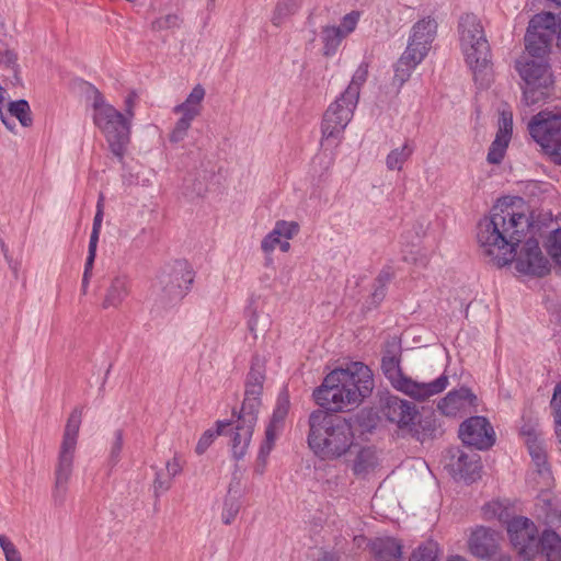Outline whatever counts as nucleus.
I'll return each instance as SVG.
<instances>
[{
  "label": "nucleus",
  "mask_w": 561,
  "mask_h": 561,
  "mask_svg": "<svg viewBox=\"0 0 561 561\" xmlns=\"http://www.w3.org/2000/svg\"><path fill=\"white\" fill-rule=\"evenodd\" d=\"M468 547L472 556L480 559L490 558L497 548L495 531L485 527H478L471 533Z\"/></svg>",
  "instance_id": "nucleus-21"
},
{
  "label": "nucleus",
  "mask_w": 561,
  "mask_h": 561,
  "mask_svg": "<svg viewBox=\"0 0 561 561\" xmlns=\"http://www.w3.org/2000/svg\"><path fill=\"white\" fill-rule=\"evenodd\" d=\"M381 414L387 421L396 424L400 431L412 435L420 442H424L434 431L432 422L428 420L420 423L423 427V431H420L415 424V420L419 416L416 407L398 397H389L385 400L381 407Z\"/></svg>",
  "instance_id": "nucleus-11"
},
{
  "label": "nucleus",
  "mask_w": 561,
  "mask_h": 561,
  "mask_svg": "<svg viewBox=\"0 0 561 561\" xmlns=\"http://www.w3.org/2000/svg\"><path fill=\"white\" fill-rule=\"evenodd\" d=\"M448 561H468V560L460 556H454Z\"/></svg>",
  "instance_id": "nucleus-62"
},
{
  "label": "nucleus",
  "mask_w": 561,
  "mask_h": 561,
  "mask_svg": "<svg viewBox=\"0 0 561 561\" xmlns=\"http://www.w3.org/2000/svg\"><path fill=\"white\" fill-rule=\"evenodd\" d=\"M520 434L525 437V443L538 472L540 474H548L546 453L537 430L533 426L524 425Z\"/></svg>",
  "instance_id": "nucleus-24"
},
{
  "label": "nucleus",
  "mask_w": 561,
  "mask_h": 561,
  "mask_svg": "<svg viewBox=\"0 0 561 561\" xmlns=\"http://www.w3.org/2000/svg\"><path fill=\"white\" fill-rule=\"evenodd\" d=\"M260 407L261 399H256L255 397L244 398L238 415V420L252 425H256Z\"/></svg>",
  "instance_id": "nucleus-36"
},
{
  "label": "nucleus",
  "mask_w": 561,
  "mask_h": 561,
  "mask_svg": "<svg viewBox=\"0 0 561 561\" xmlns=\"http://www.w3.org/2000/svg\"><path fill=\"white\" fill-rule=\"evenodd\" d=\"M354 444L352 426L345 420L334 417L322 410L309 416L308 445L322 460H335L344 456Z\"/></svg>",
  "instance_id": "nucleus-4"
},
{
  "label": "nucleus",
  "mask_w": 561,
  "mask_h": 561,
  "mask_svg": "<svg viewBox=\"0 0 561 561\" xmlns=\"http://www.w3.org/2000/svg\"><path fill=\"white\" fill-rule=\"evenodd\" d=\"M267 458H268V456H265L262 459L261 458V450H259L256 466L254 468V472L255 473L262 476L265 472V468H266V465H267Z\"/></svg>",
  "instance_id": "nucleus-57"
},
{
  "label": "nucleus",
  "mask_w": 561,
  "mask_h": 561,
  "mask_svg": "<svg viewBox=\"0 0 561 561\" xmlns=\"http://www.w3.org/2000/svg\"><path fill=\"white\" fill-rule=\"evenodd\" d=\"M83 408L76 407L66 423L58 448L54 469L53 502L56 506L64 505L73 472L79 431L82 422Z\"/></svg>",
  "instance_id": "nucleus-8"
},
{
  "label": "nucleus",
  "mask_w": 561,
  "mask_h": 561,
  "mask_svg": "<svg viewBox=\"0 0 561 561\" xmlns=\"http://www.w3.org/2000/svg\"><path fill=\"white\" fill-rule=\"evenodd\" d=\"M0 547L4 553L5 561H22L19 550L5 535H0Z\"/></svg>",
  "instance_id": "nucleus-46"
},
{
  "label": "nucleus",
  "mask_w": 561,
  "mask_h": 561,
  "mask_svg": "<svg viewBox=\"0 0 561 561\" xmlns=\"http://www.w3.org/2000/svg\"><path fill=\"white\" fill-rule=\"evenodd\" d=\"M477 405V396L467 387L449 391L437 404L446 416H457L469 412Z\"/></svg>",
  "instance_id": "nucleus-19"
},
{
  "label": "nucleus",
  "mask_w": 561,
  "mask_h": 561,
  "mask_svg": "<svg viewBox=\"0 0 561 561\" xmlns=\"http://www.w3.org/2000/svg\"><path fill=\"white\" fill-rule=\"evenodd\" d=\"M172 485V479L164 474L162 471L156 473V479L153 482V491L156 496H160L162 493L167 492Z\"/></svg>",
  "instance_id": "nucleus-47"
},
{
  "label": "nucleus",
  "mask_w": 561,
  "mask_h": 561,
  "mask_svg": "<svg viewBox=\"0 0 561 561\" xmlns=\"http://www.w3.org/2000/svg\"><path fill=\"white\" fill-rule=\"evenodd\" d=\"M528 216L510 198L499 199L477 226L481 254L490 263L503 267L514 261L516 248L529 228Z\"/></svg>",
  "instance_id": "nucleus-1"
},
{
  "label": "nucleus",
  "mask_w": 561,
  "mask_h": 561,
  "mask_svg": "<svg viewBox=\"0 0 561 561\" xmlns=\"http://www.w3.org/2000/svg\"><path fill=\"white\" fill-rule=\"evenodd\" d=\"M557 20L554 14L550 12H543L536 14L529 22L527 31L541 33L549 37L556 33L557 30Z\"/></svg>",
  "instance_id": "nucleus-31"
},
{
  "label": "nucleus",
  "mask_w": 561,
  "mask_h": 561,
  "mask_svg": "<svg viewBox=\"0 0 561 561\" xmlns=\"http://www.w3.org/2000/svg\"><path fill=\"white\" fill-rule=\"evenodd\" d=\"M534 140L558 164H561V114L542 111L528 125Z\"/></svg>",
  "instance_id": "nucleus-12"
},
{
  "label": "nucleus",
  "mask_w": 561,
  "mask_h": 561,
  "mask_svg": "<svg viewBox=\"0 0 561 561\" xmlns=\"http://www.w3.org/2000/svg\"><path fill=\"white\" fill-rule=\"evenodd\" d=\"M289 407L290 401L288 392L287 390H283L277 397L276 405L268 422L284 427Z\"/></svg>",
  "instance_id": "nucleus-37"
},
{
  "label": "nucleus",
  "mask_w": 561,
  "mask_h": 561,
  "mask_svg": "<svg viewBox=\"0 0 561 561\" xmlns=\"http://www.w3.org/2000/svg\"><path fill=\"white\" fill-rule=\"evenodd\" d=\"M371 551L378 561H402V546L394 538H377L371 542Z\"/></svg>",
  "instance_id": "nucleus-25"
},
{
  "label": "nucleus",
  "mask_w": 561,
  "mask_h": 561,
  "mask_svg": "<svg viewBox=\"0 0 561 561\" xmlns=\"http://www.w3.org/2000/svg\"><path fill=\"white\" fill-rule=\"evenodd\" d=\"M241 502L238 497L231 496L230 493L224 501L221 520L225 525H230L239 514Z\"/></svg>",
  "instance_id": "nucleus-39"
},
{
  "label": "nucleus",
  "mask_w": 561,
  "mask_h": 561,
  "mask_svg": "<svg viewBox=\"0 0 561 561\" xmlns=\"http://www.w3.org/2000/svg\"><path fill=\"white\" fill-rule=\"evenodd\" d=\"M413 151L414 148L409 141H405L399 148L392 149L386 158V165L388 170L400 171L403 168L404 163L410 159Z\"/></svg>",
  "instance_id": "nucleus-33"
},
{
  "label": "nucleus",
  "mask_w": 561,
  "mask_h": 561,
  "mask_svg": "<svg viewBox=\"0 0 561 561\" xmlns=\"http://www.w3.org/2000/svg\"><path fill=\"white\" fill-rule=\"evenodd\" d=\"M262 389H263V376H259L257 382H252V381L247 382L244 398L255 397L256 399H261Z\"/></svg>",
  "instance_id": "nucleus-52"
},
{
  "label": "nucleus",
  "mask_w": 561,
  "mask_h": 561,
  "mask_svg": "<svg viewBox=\"0 0 561 561\" xmlns=\"http://www.w3.org/2000/svg\"><path fill=\"white\" fill-rule=\"evenodd\" d=\"M376 280L379 284V286L376 288L375 293L373 294V298L375 301L379 302L385 297V286H386L387 282L389 280V274L382 272L379 274V276L377 277Z\"/></svg>",
  "instance_id": "nucleus-53"
},
{
  "label": "nucleus",
  "mask_w": 561,
  "mask_h": 561,
  "mask_svg": "<svg viewBox=\"0 0 561 561\" xmlns=\"http://www.w3.org/2000/svg\"><path fill=\"white\" fill-rule=\"evenodd\" d=\"M96 248H98V243L89 242L88 256L85 260L84 272H83V273H87V275L92 274L94 260L96 256Z\"/></svg>",
  "instance_id": "nucleus-54"
},
{
  "label": "nucleus",
  "mask_w": 561,
  "mask_h": 561,
  "mask_svg": "<svg viewBox=\"0 0 561 561\" xmlns=\"http://www.w3.org/2000/svg\"><path fill=\"white\" fill-rule=\"evenodd\" d=\"M344 34L337 26H324L321 31V41L323 43V54L325 56H333L339 46L341 45Z\"/></svg>",
  "instance_id": "nucleus-32"
},
{
  "label": "nucleus",
  "mask_w": 561,
  "mask_h": 561,
  "mask_svg": "<svg viewBox=\"0 0 561 561\" xmlns=\"http://www.w3.org/2000/svg\"><path fill=\"white\" fill-rule=\"evenodd\" d=\"M368 77V66L362 62L355 70L348 85L328 106L321 123V145L339 146L344 130L353 118L359 101L360 89Z\"/></svg>",
  "instance_id": "nucleus-5"
},
{
  "label": "nucleus",
  "mask_w": 561,
  "mask_h": 561,
  "mask_svg": "<svg viewBox=\"0 0 561 561\" xmlns=\"http://www.w3.org/2000/svg\"><path fill=\"white\" fill-rule=\"evenodd\" d=\"M254 427L255 425L237 420L234 426L227 432L226 435L229 434L231 437L230 446L232 457L234 459L240 460L245 456L252 439Z\"/></svg>",
  "instance_id": "nucleus-22"
},
{
  "label": "nucleus",
  "mask_w": 561,
  "mask_h": 561,
  "mask_svg": "<svg viewBox=\"0 0 561 561\" xmlns=\"http://www.w3.org/2000/svg\"><path fill=\"white\" fill-rule=\"evenodd\" d=\"M16 60L15 55L12 51H7V62L14 64Z\"/></svg>",
  "instance_id": "nucleus-60"
},
{
  "label": "nucleus",
  "mask_w": 561,
  "mask_h": 561,
  "mask_svg": "<svg viewBox=\"0 0 561 561\" xmlns=\"http://www.w3.org/2000/svg\"><path fill=\"white\" fill-rule=\"evenodd\" d=\"M514 260L515 268L520 274L543 276L549 272V262L535 239H528L519 252L516 251Z\"/></svg>",
  "instance_id": "nucleus-16"
},
{
  "label": "nucleus",
  "mask_w": 561,
  "mask_h": 561,
  "mask_svg": "<svg viewBox=\"0 0 561 561\" xmlns=\"http://www.w3.org/2000/svg\"><path fill=\"white\" fill-rule=\"evenodd\" d=\"M103 216H104V195L100 194L98 203H96V211H95V216L93 219V226H92V231L90 234L89 242H93V243L99 242Z\"/></svg>",
  "instance_id": "nucleus-44"
},
{
  "label": "nucleus",
  "mask_w": 561,
  "mask_h": 561,
  "mask_svg": "<svg viewBox=\"0 0 561 561\" xmlns=\"http://www.w3.org/2000/svg\"><path fill=\"white\" fill-rule=\"evenodd\" d=\"M180 19L175 14H168L165 16L159 18L152 23V27L154 30H167L172 28L179 25Z\"/></svg>",
  "instance_id": "nucleus-49"
},
{
  "label": "nucleus",
  "mask_w": 561,
  "mask_h": 561,
  "mask_svg": "<svg viewBox=\"0 0 561 561\" xmlns=\"http://www.w3.org/2000/svg\"><path fill=\"white\" fill-rule=\"evenodd\" d=\"M458 34L460 49L476 82L488 84L492 72L491 48L480 19L472 13L461 15Z\"/></svg>",
  "instance_id": "nucleus-7"
},
{
  "label": "nucleus",
  "mask_w": 561,
  "mask_h": 561,
  "mask_svg": "<svg viewBox=\"0 0 561 561\" xmlns=\"http://www.w3.org/2000/svg\"><path fill=\"white\" fill-rule=\"evenodd\" d=\"M437 27L436 19L431 15L416 21L410 31L408 46L405 48L407 56L412 54L415 55L417 59L423 60L436 37Z\"/></svg>",
  "instance_id": "nucleus-14"
},
{
  "label": "nucleus",
  "mask_w": 561,
  "mask_h": 561,
  "mask_svg": "<svg viewBox=\"0 0 561 561\" xmlns=\"http://www.w3.org/2000/svg\"><path fill=\"white\" fill-rule=\"evenodd\" d=\"M539 518L549 526H561V510L550 493H541L536 503Z\"/></svg>",
  "instance_id": "nucleus-26"
},
{
  "label": "nucleus",
  "mask_w": 561,
  "mask_h": 561,
  "mask_svg": "<svg viewBox=\"0 0 561 561\" xmlns=\"http://www.w3.org/2000/svg\"><path fill=\"white\" fill-rule=\"evenodd\" d=\"M381 368L393 388L416 401H425L442 393L449 385V378L443 374L430 382H419L402 374L399 363L393 357L382 359Z\"/></svg>",
  "instance_id": "nucleus-10"
},
{
  "label": "nucleus",
  "mask_w": 561,
  "mask_h": 561,
  "mask_svg": "<svg viewBox=\"0 0 561 561\" xmlns=\"http://www.w3.org/2000/svg\"><path fill=\"white\" fill-rule=\"evenodd\" d=\"M423 60L417 59L415 55L409 54V56H407V51L404 50L396 64L393 83L402 87L411 77L412 71Z\"/></svg>",
  "instance_id": "nucleus-30"
},
{
  "label": "nucleus",
  "mask_w": 561,
  "mask_h": 561,
  "mask_svg": "<svg viewBox=\"0 0 561 561\" xmlns=\"http://www.w3.org/2000/svg\"><path fill=\"white\" fill-rule=\"evenodd\" d=\"M158 282L169 297L182 298L194 282V272L187 261L178 260L161 271Z\"/></svg>",
  "instance_id": "nucleus-13"
},
{
  "label": "nucleus",
  "mask_w": 561,
  "mask_h": 561,
  "mask_svg": "<svg viewBox=\"0 0 561 561\" xmlns=\"http://www.w3.org/2000/svg\"><path fill=\"white\" fill-rule=\"evenodd\" d=\"M437 551L436 543H423L412 552L410 561H438Z\"/></svg>",
  "instance_id": "nucleus-41"
},
{
  "label": "nucleus",
  "mask_w": 561,
  "mask_h": 561,
  "mask_svg": "<svg viewBox=\"0 0 561 561\" xmlns=\"http://www.w3.org/2000/svg\"><path fill=\"white\" fill-rule=\"evenodd\" d=\"M516 70L523 79V100L526 105H533L546 100L553 91V75L543 59L522 57L516 62Z\"/></svg>",
  "instance_id": "nucleus-9"
},
{
  "label": "nucleus",
  "mask_w": 561,
  "mask_h": 561,
  "mask_svg": "<svg viewBox=\"0 0 561 561\" xmlns=\"http://www.w3.org/2000/svg\"><path fill=\"white\" fill-rule=\"evenodd\" d=\"M284 427L276 425L274 423L268 422L265 427L264 439L260 446L261 458L263 459L265 456H270L276 439L283 433Z\"/></svg>",
  "instance_id": "nucleus-38"
},
{
  "label": "nucleus",
  "mask_w": 561,
  "mask_h": 561,
  "mask_svg": "<svg viewBox=\"0 0 561 561\" xmlns=\"http://www.w3.org/2000/svg\"><path fill=\"white\" fill-rule=\"evenodd\" d=\"M547 251L558 264H561V229H556L550 233Z\"/></svg>",
  "instance_id": "nucleus-45"
},
{
  "label": "nucleus",
  "mask_w": 561,
  "mask_h": 561,
  "mask_svg": "<svg viewBox=\"0 0 561 561\" xmlns=\"http://www.w3.org/2000/svg\"><path fill=\"white\" fill-rule=\"evenodd\" d=\"M195 119V117L188 116L186 114H181V117L176 122L173 130L170 134V141L172 142H180L182 141L186 135L187 131L192 125V122Z\"/></svg>",
  "instance_id": "nucleus-42"
},
{
  "label": "nucleus",
  "mask_w": 561,
  "mask_h": 561,
  "mask_svg": "<svg viewBox=\"0 0 561 561\" xmlns=\"http://www.w3.org/2000/svg\"><path fill=\"white\" fill-rule=\"evenodd\" d=\"M556 32H557L558 45L561 46V20L558 23Z\"/></svg>",
  "instance_id": "nucleus-61"
},
{
  "label": "nucleus",
  "mask_w": 561,
  "mask_h": 561,
  "mask_svg": "<svg viewBox=\"0 0 561 561\" xmlns=\"http://www.w3.org/2000/svg\"><path fill=\"white\" fill-rule=\"evenodd\" d=\"M91 275H87V273H83V277H82V290L85 293L87 288H88V285H89V279H90Z\"/></svg>",
  "instance_id": "nucleus-58"
},
{
  "label": "nucleus",
  "mask_w": 561,
  "mask_h": 561,
  "mask_svg": "<svg viewBox=\"0 0 561 561\" xmlns=\"http://www.w3.org/2000/svg\"><path fill=\"white\" fill-rule=\"evenodd\" d=\"M507 533L512 545L525 560L561 561V537L556 531L547 529L539 537L535 523L518 516L510 520Z\"/></svg>",
  "instance_id": "nucleus-6"
},
{
  "label": "nucleus",
  "mask_w": 561,
  "mask_h": 561,
  "mask_svg": "<svg viewBox=\"0 0 561 561\" xmlns=\"http://www.w3.org/2000/svg\"><path fill=\"white\" fill-rule=\"evenodd\" d=\"M13 116L10 115V113H5L4 112V108L1 110L0 112V121L2 122V124L10 130V131H14L15 129V123L12 118Z\"/></svg>",
  "instance_id": "nucleus-56"
},
{
  "label": "nucleus",
  "mask_w": 561,
  "mask_h": 561,
  "mask_svg": "<svg viewBox=\"0 0 561 561\" xmlns=\"http://www.w3.org/2000/svg\"><path fill=\"white\" fill-rule=\"evenodd\" d=\"M459 437L463 444L480 450L488 449L495 443V432L484 416H471L462 422Z\"/></svg>",
  "instance_id": "nucleus-15"
},
{
  "label": "nucleus",
  "mask_w": 561,
  "mask_h": 561,
  "mask_svg": "<svg viewBox=\"0 0 561 561\" xmlns=\"http://www.w3.org/2000/svg\"><path fill=\"white\" fill-rule=\"evenodd\" d=\"M299 225L296 221L277 220L273 229L261 241V249L264 253H272L276 248L282 252L290 250L289 240L299 232Z\"/></svg>",
  "instance_id": "nucleus-17"
},
{
  "label": "nucleus",
  "mask_w": 561,
  "mask_h": 561,
  "mask_svg": "<svg viewBox=\"0 0 561 561\" xmlns=\"http://www.w3.org/2000/svg\"><path fill=\"white\" fill-rule=\"evenodd\" d=\"M205 89L201 84H196L184 102L174 106L175 114H186L192 117H197L202 111V102L205 98Z\"/></svg>",
  "instance_id": "nucleus-27"
},
{
  "label": "nucleus",
  "mask_w": 561,
  "mask_h": 561,
  "mask_svg": "<svg viewBox=\"0 0 561 561\" xmlns=\"http://www.w3.org/2000/svg\"><path fill=\"white\" fill-rule=\"evenodd\" d=\"M216 424L217 430H206L199 437L197 445L195 447V451L197 455H203L208 449V447L214 443L215 438L219 435H226V427L231 426V424L226 421H218Z\"/></svg>",
  "instance_id": "nucleus-34"
},
{
  "label": "nucleus",
  "mask_w": 561,
  "mask_h": 561,
  "mask_svg": "<svg viewBox=\"0 0 561 561\" xmlns=\"http://www.w3.org/2000/svg\"><path fill=\"white\" fill-rule=\"evenodd\" d=\"M8 112L15 117L24 127H30L33 123L31 107L26 100L11 101L8 104Z\"/></svg>",
  "instance_id": "nucleus-35"
},
{
  "label": "nucleus",
  "mask_w": 561,
  "mask_h": 561,
  "mask_svg": "<svg viewBox=\"0 0 561 561\" xmlns=\"http://www.w3.org/2000/svg\"><path fill=\"white\" fill-rule=\"evenodd\" d=\"M262 376L260 373L251 371L248 377V381L257 382V377Z\"/></svg>",
  "instance_id": "nucleus-59"
},
{
  "label": "nucleus",
  "mask_w": 561,
  "mask_h": 561,
  "mask_svg": "<svg viewBox=\"0 0 561 561\" xmlns=\"http://www.w3.org/2000/svg\"><path fill=\"white\" fill-rule=\"evenodd\" d=\"M550 405L554 413L556 423L561 425V381L554 387Z\"/></svg>",
  "instance_id": "nucleus-50"
},
{
  "label": "nucleus",
  "mask_w": 561,
  "mask_h": 561,
  "mask_svg": "<svg viewBox=\"0 0 561 561\" xmlns=\"http://www.w3.org/2000/svg\"><path fill=\"white\" fill-rule=\"evenodd\" d=\"M297 9L298 5L294 0H278L272 16L273 24L279 26L284 19L290 14H294Z\"/></svg>",
  "instance_id": "nucleus-40"
},
{
  "label": "nucleus",
  "mask_w": 561,
  "mask_h": 561,
  "mask_svg": "<svg viewBox=\"0 0 561 561\" xmlns=\"http://www.w3.org/2000/svg\"><path fill=\"white\" fill-rule=\"evenodd\" d=\"M374 389L371 369L362 362H352L345 368L328 374L322 385L313 391L316 402L332 412L358 405Z\"/></svg>",
  "instance_id": "nucleus-2"
},
{
  "label": "nucleus",
  "mask_w": 561,
  "mask_h": 561,
  "mask_svg": "<svg viewBox=\"0 0 561 561\" xmlns=\"http://www.w3.org/2000/svg\"><path fill=\"white\" fill-rule=\"evenodd\" d=\"M250 330H254V323L250 322Z\"/></svg>",
  "instance_id": "nucleus-64"
},
{
  "label": "nucleus",
  "mask_w": 561,
  "mask_h": 561,
  "mask_svg": "<svg viewBox=\"0 0 561 561\" xmlns=\"http://www.w3.org/2000/svg\"><path fill=\"white\" fill-rule=\"evenodd\" d=\"M167 474L173 479L174 477L179 476L182 471V465L180 459L174 456L171 460L167 462L165 466Z\"/></svg>",
  "instance_id": "nucleus-55"
},
{
  "label": "nucleus",
  "mask_w": 561,
  "mask_h": 561,
  "mask_svg": "<svg viewBox=\"0 0 561 561\" xmlns=\"http://www.w3.org/2000/svg\"><path fill=\"white\" fill-rule=\"evenodd\" d=\"M124 445V431L117 428L113 434V442L108 453V462L111 466H116L121 460V454Z\"/></svg>",
  "instance_id": "nucleus-43"
},
{
  "label": "nucleus",
  "mask_w": 561,
  "mask_h": 561,
  "mask_svg": "<svg viewBox=\"0 0 561 561\" xmlns=\"http://www.w3.org/2000/svg\"><path fill=\"white\" fill-rule=\"evenodd\" d=\"M84 94L94 126L104 136L113 156L123 161L130 142L131 123L94 85L87 83Z\"/></svg>",
  "instance_id": "nucleus-3"
},
{
  "label": "nucleus",
  "mask_w": 561,
  "mask_h": 561,
  "mask_svg": "<svg viewBox=\"0 0 561 561\" xmlns=\"http://www.w3.org/2000/svg\"><path fill=\"white\" fill-rule=\"evenodd\" d=\"M138 99V95L135 91H130L126 96H125V100H124V112H122L124 115H126V117L128 118V121L131 123L134 116H135V112H134V108H135V105H136V101Z\"/></svg>",
  "instance_id": "nucleus-51"
},
{
  "label": "nucleus",
  "mask_w": 561,
  "mask_h": 561,
  "mask_svg": "<svg viewBox=\"0 0 561 561\" xmlns=\"http://www.w3.org/2000/svg\"><path fill=\"white\" fill-rule=\"evenodd\" d=\"M129 279L126 276L117 275L112 277L103 295L102 308L117 309L129 295Z\"/></svg>",
  "instance_id": "nucleus-23"
},
{
  "label": "nucleus",
  "mask_w": 561,
  "mask_h": 561,
  "mask_svg": "<svg viewBox=\"0 0 561 561\" xmlns=\"http://www.w3.org/2000/svg\"><path fill=\"white\" fill-rule=\"evenodd\" d=\"M358 20L359 13L357 11H352L342 19L341 26L339 27L345 37L356 28Z\"/></svg>",
  "instance_id": "nucleus-48"
},
{
  "label": "nucleus",
  "mask_w": 561,
  "mask_h": 561,
  "mask_svg": "<svg viewBox=\"0 0 561 561\" xmlns=\"http://www.w3.org/2000/svg\"><path fill=\"white\" fill-rule=\"evenodd\" d=\"M448 467L455 478L466 482H473L480 477L481 463L477 454L467 455L457 449L451 455Z\"/></svg>",
  "instance_id": "nucleus-20"
},
{
  "label": "nucleus",
  "mask_w": 561,
  "mask_h": 561,
  "mask_svg": "<svg viewBox=\"0 0 561 561\" xmlns=\"http://www.w3.org/2000/svg\"><path fill=\"white\" fill-rule=\"evenodd\" d=\"M379 465L377 450L373 447L362 448L353 462V472L356 476H366Z\"/></svg>",
  "instance_id": "nucleus-29"
},
{
  "label": "nucleus",
  "mask_w": 561,
  "mask_h": 561,
  "mask_svg": "<svg viewBox=\"0 0 561 561\" xmlns=\"http://www.w3.org/2000/svg\"><path fill=\"white\" fill-rule=\"evenodd\" d=\"M513 134V114L510 111H502L497 122V131L492 141L486 160L491 164L502 162Z\"/></svg>",
  "instance_id": "nucleus-18"
},
{
  "label": "nucleus",
  "mask_w": 561,
  "mask_h": 561,
  "mask_svg": "<svg viewBox=\"0 0 561 561\" xmlns=\"http://www.w3.org/2000/svg\"><path fill=\"white\" fill-rule=\"evenodd\" d=\"M552 37L541 33L527 31L525 34V48L529 56L535 59H543L549 51Z\"/></svg>",
  "instance_id": "nucleus-28"
},
{
  "label": "nucleus",
  "mask_w": 561,
  "mask_h": 561,
  "mask_svg": "<svg viewBox=\"0 0 561 561\" xmlns=\"http://www.w3.org/2000/svg\"><path fill=\"white\" fill-rule=\"evenodd\" d=\"M557 435H558L559 440H560V443H561V428H558V430H557Z\"/></svg>",
  "instance_id": "nucleus-63"
}]
</instances>
